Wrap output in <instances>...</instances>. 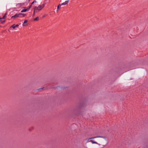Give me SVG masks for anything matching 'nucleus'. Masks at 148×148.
Wrapping results in <instances>:
<instances>
[{"label": "nucleus", "mask_w": 148, "mask_h": 148, "mask_svg": "<svg viewBox=\"0 0 148 148\" xmlns=\"http://www.w3.org/2000/svg\"><path fill=\"white\" fill-rule=\"evenodd\" d=\"M106 140V138L104 136H96L86 138L85 139L86 142L85 144L86 148H92V145L90 142L92 144H98L100 146L104 145Z\"/></svg>", "instance_id": "obj_1"}, {"label": "nucleus", "mask_w": 148, "mask_h": 148, "mask_svg": "<svg viewBox=\"0 0 148 148\" xmlns=\"http://www.w3.org/2000/svg\"><path fill=\"white\" fill-rule=\"evenodd\" d=\"M46 4V3H45L42 5H39L38 7L35 6L34 7V9L35 10V11L36 10L37 11H40L44 7Z\"/></svg>", "instance_id": "obj_2"}, {"label": "nucleus", "mask_w": 148, "mask_h": 148, "mask_svg": "<svg viewBox=\"0 0 148 148\" xmlns=\"http://www.w3.org/2000/svg\"><path fill=\"white\" fill-rule=\"evenodd\" d=\"M19 16H20V14H16L12 16L11 17V18H17V17H20Z\"/></svg>", "instance_id": "obj_3"}, {"label": "nucleus", "mask_w": 148, "mask_h": 148, "mask_svg": "<svg viewBox=\"0 0 148 148\" xmlns=\"http://www.w3.org/2000/svg\"><path fill=\"white\" fill-rule=\"evenodd\" d=\"M69 1V0L66 1L65 2L62 3L61 5H66L68 4Z\"/></svg>", "instance_id": "obj_4"}, {"label": "nucleus", "mask_w": 148, "mask_h": 148, "mask_svg": "<svg viewBox=\"0 0 148 148\" xmlns=\"http://www.w3.org/2000/svg\"><path fill=\"white\" fill-rule=\"evenodd\" d=\"M61 4H59L58 5V7H57V12H58V10L60 9V7H61Z\"/></svg>", "instance_id": "obj_5"}, {"label": "nucleus", "mask_w": 148, "mask_h": 148, "mask_svg": "<svg viewBox=\"0 0 148 148\" xmlns=\"http://www.w3.org/2000/svg\"><path fill=\"white\" fill-rule=\"evenodd\" d=\"M38 12V11H36V10L35 11V10L34 9V13L33 14V15L32 16H34V15H35V13H37Z\"/></svg>", "instance_id": "obj_6"}, {"label": "nucleus", "mask_w": 148, "mask_h": 148, "mask_svg": "<svg viewBox=\"0 0 148 148\" xmlns=\"http://www.w3.org/2000/svg\"><path fill=\"white\" fill-rule=\"evenodd\" d=\"M27 20H25L24 21V23L23 25V26H24L25 25H24V24L26 23H27Z\"/></svg>", "instance_id": "obj_7"}, {"label": "nucleus", "mask_w": 148, "mask_h": 148, "mask_svg": "<svg viewBox=\"0 0 148 148\" xmlns=\"http://www.w3.org/2000/svg\"><path fill=\"white\" fill-rule=\"evenodd\" d=\"M27 10V9H25L21 11V12H25Z\"/></svg>", "instance_id": "obj_8"}, {"label": "nucleus", "mask_w": 148, "mask_h": 148, "mask_svg": "<svg viewBox=\"0 0 148 148\" xmlns=\"http://www.w3.org/2000/svg\"><path fill=\"white\" fill-rule=\"evenodd\" d=\"M10 27H12L13 29H15L16 28L15 25H13Z\"/></svg>", "instance_id": "obj_9"}, {"label": "nucleus", "mask_w": 148, "mask_h": 148, "mask_svg": "<svg viewBox=\"0 0 148 148\" xmlns=\"http://www.w3.org/2000/svg\"><path fill=\"white\" fill-rule=\"evenodd\" d=\"M22 15L23 16H22V17H24L25 15H26V14H20V15ZM20 17H22V16H20Z\"/></svg>", "instance_id": "obj_10"}, {"label": "nucleus", "mask_w": 148, "mask_h": 148, "mask_svg": "<svg viewBox=\"0 0 148 148\" xmlns=\"http://www.w3.org/2000/svg\"><path fill=\"white\" fill-rule=\"evenodd\" d=\"M39 20V17H36L34 19V21H37L38 20Z\"/></svg>", "instance_id": "obj_11"}, {"label": "nucleus", "mask_w": 148, "mask_h": 148, "mask_svg": "<svg viewBox=\"0 0 148 148\" xmlns=\"http://www.w3.org/2000/svg\"><path fill=\"white\" fill-rule=\"evenodd\" d=\"M7 15V13H6L5 15H4V16L2 18H1L2 19H5L6 17V15Z\"/></svg>", "instance_id": "obj_12"}, {"label": "nucleus", "mask_w": 148, "mask_h": 148, "mask_svg": "<svg viewBox=\"0 0 148 148\" xmlns=\"http://www.w3.org/2000/svg\"><path fill=\"white\" fill-rule=\"evenodd\" d=\"M5 22V20H4L2 21L1 23H2V24H3Z\"/></svg>", "instance_id": "obj_13"}, {"label": "nucleus", "mask_w": 148, "mask_h": 148, "mask_svg": "<svg viewBox=\"0 0 148 148\" xmlns=\"http://www.w3.org/2000/svg\"><path fill=\"white\" fill-rule=\"evenodd\" d=\"M19 26V25L18 24H17L15 25L16 27H17Z\"/></svg>", "instance_id": "obj_14"}, {"label": "nucleus", "mask_w": 148, "mask_h": 148, "mask_svg": "<svg viewBox=\"0 0 148 148\" xmlns=\"http://www.w3.org/2000/svg\"><path fill=\"white\" fill-rule=\"evenodd\" d=\"M2 18H0V21H1V19Z\"/></svg>", "instance_id": "obj_15"}, {"label": "nucleus", "mask_w": 148, "mask_h": 148, "mask_svg": "<svg viewBox=\"0 0 148 148\" xmlns=\"http://www.w3.org/2000/svg\"><path fill=\"white\" fill-rule=\"evenodd\" d=\"M34 3V2H33L32 3H31V5H32V4H33Z\"/></svg>", "instance_id": "obj_16"}, {"label": "nucleus", "mask_w": 148, "mask_h": 148, "mask_svg": "<svg viewBox=\"0 0 148 148\" xmlns=\"http://www.w3.org/2000/svg\"><path fill=\"white\" fill-rule=\"evenodd\" d=\"M45 15H44L43 16L42 18H44V17H45Z\"/></svg>", "instance_id": "obj_17"}, {"label": "nucleus", "mask_w": 148, "mask_h": 148, "mask_svg": "<svg viewBox=\"0 0 148 148\" xmlns=\"http://www.w3.org/2000/svg\"><path fill=\"white\" fill-rule=\"evenodd\" d=\"M33 2H34V3H36V1H34Z\"/></svg>", "instance_id": "obj_18"}, {"label": "nucleus", "mask_w": 148, "mask_h": 148, "mask_svg": "<svg viewBox=\"0 0 148 148\" xmlns=\"http://www.w3.org/2000/svg\"><path fill=\"white\" fill-rule=\"evenodd\" d=\"M27 0L28 1V2H29L30 1V0Z\"/></svg>", "instance_id": "obj_19"}, {"label": "nucleus", "mask_w": 148, "mask_h": 148, "mask_svg": "<svg viewBox=\"0 0 148 148\" xmlns=\"http://www.w3.org/2000/svg\"><path fill=\"white\" fill-rule=\"evenodd\" d=\"M31 5H30V6L29 8H30V7H31ZM29 8H29V9H28V10H29Z\"/></svg>", "instance_id": "obj_20"}, {"label": "nucleus", "mask_w": 148, "mask_h": 148, "mask_svg": "<svg viewBox=\"0 0 148 148\" xmlns=\"http://www.w3.org/2000/svg\"><path fill=\"white\" fill-rule=\"evenodd\" d=\"M31 5H30V6L29 8H30V7H31ZM29 8H29V9H28V10H29Z\"/></svg>", "instance_id": "obj_21"}, {"label": "nucleus", "mask_w": 148, "mask_h": 148, "mask_svg": "<svg viewBox=\"0 0 148 148\" xmlns=\"http://www.w3.org/2000/svg\"><path fill=\"white\" fill-rule=\"evenodd\" d=\"M42 89V88H40V89H39H39Z\"/></svg>", "instance_id": "obj_22"}]
</instances>
